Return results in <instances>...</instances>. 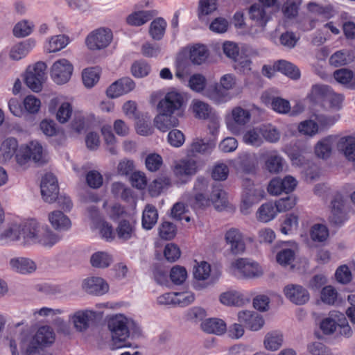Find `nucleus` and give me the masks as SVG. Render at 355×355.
<instances>
[{
    "mask_svg": "<svg viewBox=\"0 0 355 355\" xmlns=\"http://www.w3.org/2000/svg\"><path fill=\"white\" fill-rule=\"evenodd\" d=\"M166 21L162 17L155 19L150 24L149 34L155 40H161L165 33Z\"/></svg>",
    "mask_w": 355,
    "mask_h": 355,
    "instance_id": "nucleus-44",
    "label": "nucleus"
},
{
    "mask_svg": "<svg viewBox=\"0 0 355 355\" xmlns=\"http://www.w3.org/2000/svg\"><path fill=\"white\" fill-rule=\"evenodd\" d=\"M198 169V162L191 158H184L173 162L172 171L182 182H186Z\"/></svg>",
    "mask_w": 355,
    "mask_h": 355,
    "instance_id": "nucleus-7",
    "label": "nucleus"
},
{
    "mask_svg": "<svg viewBox=\"0 0 355 355\" xmlns=\"http://www.w3.org/2000/svg\"><path fill=\"white\" fill-rule=\"evenodd\" d=\"M274 67L276 71L282 72L292 79L297 80L300 77L299 69L286 60H282L276 62L274 64Z\"/></svg>",
    "mask_w": 355,
    "mask_h": 355,
    "instance_id": "nucleus-40",
    "label": "nucleus"
},
{
    "mask_svg": "<svg viewBox=\"0 0 355 355\" xmlns=\"http://www.w3.org/2000/svg\"><path fill=\"white\" fill-rule=\"evenodd\" d=\"M242 187L241 211L248 214L249 209L264 198L265 191L262 186L254 184L249 178L243 179Z\"/></svg>",
    "mask_w": 355,
    "mask_h": 355,
    "instance_id": "nucleus-3",
    "label": "nucleus"
},
{
    "mask_svg": "<svg viewBox=\"0 0 355 355\" xmlns=\"http://www.w3.org/2000/svg\"><path fill=\"white\" fill-rule=\"evenodd\" d=\"M207 96L216 103H224L230 99L227 91L223 89L218 84L215 85L213 88L209 89L207 91Z\"/></svg>",
    "mask_w": 355,
    "mask_h": 355,
    "instance_id": "nucleus-47",
    "label": "nucleus"
},
{
    "mask_svg": "<svg viewBox=\"0 0 355 355\" xmlns=\"http://www.w3.org/2000/svg\"><path fill=\"white\" fill-rule=\"evenodd\" d=\"M48 218L51 225L56 230L65 231L71 227L70 219L60 211L50 212Z\"/></svg>",
    "mask_w": 355,
    "mask_h": 355,
    "instance_id": "nucleus-28",
    "label": "nucleus"
},
{
    "mask_svg": "<svg viewBox=\"0 0 355 355\" xmlns=\"http://www.w3.org/2000/svg\"><path fill=\"white\" fill-rule=\"evenodd\" d=\"M277 211L275 205L271 202L263 204L257 211V219L263 223L272 220L277 215Z\"/></svg>",
    "mask_w": 355,
    "mask_h": 355,
    "instance_id": "nucleus-45",
    "label": "nucleus"
},
{
    "mask_svg": "<svg viewBox=\"0 0 355 355\" xmlns=\"http://www.w3.org/2000/svg\"><path fill=\"white\" fill-rule=\"evenodd\" d=\"M217 9L216 0H200L198 8V17L200 20L205 16L211 15Z\"/></svg>",
    "mask_w": 355,
    "mask_h": 355,
    "instance_id": "nucleus-54",
    "label": "nucleus"
},
{
    "mask_svg": "<svg viewBox=\"0 0 355 355\" xmlns=\"http://www.w3.org/2000/svg\"><path fill=\"white\" fill-rule=\"evenodd\" d=\"M221 304L229 306H241L246 300L242 293L236 291H227L219 295Z\"/></svg>",
    "mask_w": 355,
    "mask_h": 355,
    "instance_id": "nucleus-29",
    "label": "nucleus"
},
{
    "mask_svg": "<svg viewBox=\"0 0 355 355\" xmlns=\"http://www.w3.org/2000/svg\"><path fill=\"white\" fill-rule=\"evenodd\" d=\"M44 62H38L33 66H29L26 71L25 83L33 92H38L42 89V84L46 78Z\"/></svg>",
    "mask_w": 355,
    "mask_h": 355,
    "instance_id": "nucleus-5",
    "label": "nucleus"
},
{
    "mask_svg": "<svg viewBox=\"0 0 355 355\" xmlns=\"http://www.w3.org/2000/svg\"><path fill=\"white\" fill-rule=\"evenodd\" d=\"M347 219L346 202L340 195H336L331 201L329 222L336 225H340Z\"/></svg>",
    "mask_w": 355,
    "mask_h": 355,
    "instance_id": "nucleus-12",
    "label": "nucleus"
},
{
    "mask_svg": "<svg viewBox=\"0 0 355 355\" xmlns=\"http://www.w3.org/2000/svg\"><path fill=\"white\" fill-rule=\"evenodd\" d=\"M215 144L212 141H205L201 139H196L191 144L190 151L192 154H207L210 153L214 148Z\"/></svg>",
    "mask_w": 355,
    "mask_h": 355,
    "instance_id": "nucleus-46",
    "label": "nucleus"
},
{
    "mask_svg": "<svg viewBox=\"0 0 355 355\" xmlns=\"http://www.w3.org/2000/svg\"><path fill=\"white\" fill-rule=\"evenodd\" d=\"M19 226L24 243H37L42 227L35 220H29Z\"/></svg>",
    "mask_w": 355,
    "mask_h": 355,
    "instance_id": "nucleus-16",
    "label": "nucleus"
},
{
    "mask_svg": "<svg viewBox=\"0 0 355 355\" xmlns=\"http://www.w3.org/2000/svg\"><path fill=\"white\" fill-rule=\"evenodd\" d=\"M283 292L286 297L296 305H303L310 298L308 291L298 284H288L284 288Z\"/></svg>",
    "mask_w": 355,
    "mask_h": 355,
    "instance_id": "nucleus-13",
    "label": "nucleus"
},
{
    "mask_svg": "<svg viewBox=\"0 0 355 355\" xmlns=\"http://www.w3.org/2000/svg\"><path fill=\"white\" fill-rule=\"evenodd\" d=\"M41 194L44 200L48 203L55 201L59 193L58 181L52 173L46 174L41 182Z\"/></svg>",
    "mask_w": 355,
    "mask_h": 355,
    "instance_id": "nucleus-10",
    "label": "nucleus"
},
{
    "mask_svg": "<svg viewBox=\"0 0 355 355\" xmlns=\"http://www.w3.org/2000/svg\"><path fill=\"white\" fill-rule=\"evenodd\" d=\"M33 338L38 345L46 347L54 343L55 335L50 327L42 326L38 329Z\"/></svg>",
    "mask_w": 355,
    "mask_h": 355,
    "instance_id": "nucleus-26",
    "label": "nucleus"
},
{
    "mask_svg": "<svg viewBox=\"0 0 355 355\" xmlns=\"http://www.w3.org/2000/svg\"><path fill=\"white\" fill-rule=\"evenodd\" d=\"M314 119L317 121L319 129L327 128L334 125L339 119V115L327 116L321 113H314Z\"/></svg>",
    "mask_w": 355,
    "mask_h": 355,
    "instance_id": "nucleus-57",
    "label": "nucleus"
},
{
    "mask_svg": "<svg viewBox=\"0 0 355 355\" xmlns=\"http://www.w3.org/2000/svg\"><path fill=\"white\" fill-rule=\"evenodd\" d=\"M98 79L99 73L95 68L86 69L83 72V81L87 87H93Z\"/></svg>",
    "mask_w": 355,
    "mask_h": 355,
    "instance_id": "nucleus-63",
    "label": "nucleus"
},
{
    "mask_svg": "<svg viewBox=\"0 0 355 355\" xmlns=\"http://www.w3.org/2000/svg\"><path fill=\"white\" fill-rule=\"evenodd\" d=\"M298 130L304 135L312 137L318 132L319 126L314 120H305L299 124Z\"/></svg>",
    "mask_w": 355,
    "mask_h": 355,
    "instance_id": "nucleus-59",
    "label": "nucleus"
},
{
    "mask_svg": "<svg viewBox=\"0 0 355 355\" xmlns=\"http://www.w3.org/2000/svg\"><path fill=\"white\" fill-rule=\"evenodd\" d=\"M73 72L72 64L66 59H61L53 64L51 77L58 85L66 83L69 80Z\"/></svg>",
    "mask_w": 355,
    "mask_h": 355,
    "instance_id": "nucleus-11",
    "label": "nucleus"
},
{
    "mask_svg": "<svg viewBox=\"0 0 355 355\" xmlns=\"http://www.w3.org/2000/svg\"><path fill=\"white\" fill-rule=\"evenodd\" d=\"M265 167L270 173H278L283 170V158L277 150H272L268 153Z\"/></svg>",
    "mask_w": 355,
    "mask_h": 355,
    "instance_id": "nucleus-33",
    "label": "nucleus"
},
{
    "mask_svg": "<svg viewBox=\"0 0 355 355\" xmlns=\"http://www.w3.org/2000/svg\"><path fill=\"white\" fill-rule=\"evenodd\" d=\"M298 252V245L295 242L285 244L276 255V259L282 266H293Z\"/></svg>",
    "mask_w": 355,
    "mask_h": 355,
    "instance_id": "nucleus-18",
    "label": "nucleus"
},
{
    "mask_svg": "<svg viewBox=\"0 0 355 355\" xmlns=\"http://www.w3.org/2000/svg\"><path fill=\"white\" fill-rule=\"evenodd\" d=\"M135 129L142 136H148L153 133L150 116L147 114H139L135 116Z\"/></svg>",
    "mask_w": 355,
    "mask_h": 355,
    "instance_id": "nucleus-35",
    "label": "nucleus"
},
{
    "mask_svg": "<svg viewBox=\"0 0 355 355\" xmlns=\"http://www.w3.org/2000/svg\"><path fill=\"white\" fill-rule=\"evenodd\" d=\"M11 269L19 274L28 275L37 270L36 263L31 259L26 257H15L10 260Z\"/></svg>",
    "mask_w": 355,
    "mask_h": 355,
    "instance_id": "nucleus-21",
    "label": "nucleus"
},
{
    "mask_svg": "<svg viewBox=\"0 0 355 355\" xmlns=\"http://www.w3.org/2000/svg\"><path fill=\"white\" fill-rule=\"evenodd\" d=\"M334 77L337 82L345 85L347 88L355 89V77L351 70L340 69L334 71Z\"/></svg>",
    "mask_w": 355,
    "mask_h": 355,
    "instance_id": "nucleus-41",
    "label": "nucleus"
},
{
    "mask_svg": "<svg viewBox=\"0 0 355 355\" xmlns=\"http://www.w3.org/2000/svg\"><path fill=\"white\" fill-rule=\"evenodd\" d=\"M191 107L195 117L200 119H214V112L212 108L205 102L194 99L191 102Z\"/></svg>",
    "mask_w": 355,
    "mask_h": 355,
    "instance_id": "nucleus-27",
    "label": "nucleus"
},
{
    "mask_svg": "<svg viewBox=\"0 0 355 355\" xmlns=\"http://www.w3.org/2000/svg\"><path fill=\"white\" fill-rule=\"evenodd\" d=\"M170 184L171 180L168 178L163 177L156 179L149 185V193L152 196H156Z\"/></svg>",
    "mask_w": 355,
    "mask_h": 355,
    "instance_id": "nucleus-58",
    "label": "nucleus"
},
{
    "mask_svg": "<svg viewBox=\"0 0 355 355\" xmlns=\"http://www.w3.org/2000/svg\"><path fill=\"white\" fill-rule=\"evenodd\" d=\"M283 341V334L280 331H272L265 336L263 345L267 350L276 351L282 347Z\"/></svg>",
    "mask_w": 355,
    "mask_h": 355,
    "instance_id": "nucleus-36",
    "label": "nucleus"
},
{
    "mask_svg": "<svg viewBox=\"0 0 355 355\" xmlns=\"http://www.w3.org/2000/svg\"><path fill=\"white\" fill-rule=\"evenodd\" d=\"M201 329L203 331L221 336L227 331L226 323L219 318H209L201 323Z\"/></svg>",
    "mask_w": 355,
    "mask_h": 355,
    "instance_id": "nucleus-24",
    "label": "nucleus"
},
{
    "mask_svg": "<svg viewBox=\"0 0 355 355\" xmlns=\"http://www.w3.org/2000/svg\"><path fill=\"white\" fill-rule=\"evenodd\" d=\"M15 160L18 166L22 169L28 168L31 160L40 164L46 162L43 148L36 141H31L27 145L21 146L15 154Z\"/></svg>",
    "mask_w": 355,
    "mask_h": 355,
    "instance_id": "nucleus-1",
    "label": "nucleus"
},
{
    "mask_svg": "<svg viewBox=\"0 0 355 355\" xmlns=\"http://www.w3.org/2000/svg\"><path fill=\"white\" fill-rule=\"evenodd\" d=\"M262 138L269 143H277L281 137L280 131L272 125L261 126Z\"/></svg>",
    "mask_w": 355,
    "mask_h": 355,
    "instance_id": "nucleus-53",
    "label": "nucleus"
},
{
    "mask_svg": "<svg viewBox=\"0 0 355 355\" xmlns=\"http://www.w3.org/2000/svg\"><path fill=\"white\" fill-rule=\"evenodd\" d=\"M133 88V82L131 78H122L113 83L106 90L107 96L110 98H115L130 92Z\"/></svg>",
    "mask_w": 355,
    "mask_h": 355,
    "instance_id": "nucleus-19",
    "label": "nucleus"
},
{
    "mask_svg": "<svg viewBox=\"0 0 355 355\" xmlns=\"http://www.w3.org/2000/svg\"><path fill=\"white\" fill-rule=\"evenodd\" d=\"M18 150V143L16 139L10 137L6 139L0 147V162L6 163L11 159Z\"/></svg>",
    "mask_w": 355,
    "mask_h": 355,
    "instance_id": "nucleus-30",
    "label": "nucleus"
},
{
    "mask_svg": "<svg viewBox=\"0 0 355 355\" xmlns=\"http://www.w3.org/2000/svg\"><path fill=\"white\" fill-rule=\"evenodd\" d=\"M334 143L333 136H327L319 140L315 146V154L321 159H327L330 157Z\"/></svg>",
    "mask_w": 355,
    "mask_h": 355,
    "instance_id": "nucleus-31",
    "label": "nucleus"
},
{
    "mask_svg": "<svg viewBox=\"0 0 355 355\" xmlns=\"http://www.w3.org/2000/svg\"><path fill=\"white\" fill-rule=\"evenodd\" d=\"M21 239L20 226L18 225H12L0 235V239L2 241H17Z\"/></svg>",
    "mask_w": 355,
    "mask_h": 355,
    "instance_id": "nucleus-62",
    "label": "nucleus"
},
{
    "mask_svg": "<svg viewBox=\"0 0 355 355\" xmlns=\"http://www.w3.org/2000/svg\"><path fill=\"white\" fill-rule=\"evenodd\" d=\"M92 311H78L73 316V322L75 328L79 331H83L85 330L89 325V317L92 315Z\"/></svg>",
    "mask_w": 355,
    "mask_h": 355,
    "instance_id": "nucleus-51",
    "label": "nucleus"
},
{
    "mask_svg": "<svg viewBox=\"0 0 355 355\" xmlns=\"http://www.w3.org/2000/svg\"><path fill=\"white\" fill-rule=\"evenodd\" d=\"M155 127L162 132H166L173 127L179 124L177 117L173 116L172 113L159 112V114L154 120Z\"/></svg>",
    "mask_w": 355,
    "mask_h": 355,
    "instance_id": "nucleus-25",
    "label": "nucleus"
},
{
    "mask_svg": "<svg viewBox=\"0 0 355 355\" xmlns=\"http://www.w3.org/2000/svg\"><path fill=\"white\" fill-rule=\"evenodd\" d=\"M72 112V107L69 103H62L57 111L56 119L60 123H64L70 119Z\"/></svg>",
    "mask_w": 355,
    "mask_h": 355,
    "instance_id": "nucleus-64",
    "label": "nucleus"
},
{
    "mask_svg": "<svg viewBox=\"0 0 355 355\" xmlns=\"http://www.w3.org/2000/svg\"><path fill=\"white\" fill-rule=\"evenodd\" d=\"M60 240V237L47 227H42L37 243L46 247H51Z\"/></svg>",
    "mask_w": 355,
    "mask_h": 355,
    "instance_id": "nucleus-48",
    "label": "nucleus"
},
{
    "mask_svg": "<svg viewBox=\"0 0 355 355\" xmlns=\"http://www.w3.org/2000/svg\"><path fill=\"white\" fill-rule=\"evenodd\" d=\"M163 164L162 157L157 153H150L145 159L146 168L152 172L158 171Z\"/></svg>",
    "mask_w": 355,
    "mask_h": 355,
    "instance_id": "nucleus-61",
    "label": "nucleus"
},
{
    "mask_svg": "<svg viewBox=\"0 0 355 355\" xmlns=\"http://www.w3.org/2000/svg\"><path fill=\"white\" fill-rule=\"evenodd\" d=\"M331 94V89L329 86L316 84L312 86L309 98L313 102H319L327 99Z\"/></svg>",
    "mask_w": 355,
    "mask_h": 355,
    "instance_id": "nucleus-42",
    "label": "nucleus"
},
{
    "mask_svg": "<svg viewBox=\"0 0 355 355\" xmlns=\"http://www.w3.org/2000/svg\"><path fill=\"white\" fill-rule=\"evenodd\" d=\"M90 262L93 267L105 268L111 264L112 259L106 252H98L92 254Z\"/></svg>",
    "mask_w": 355,
    "mask_h": 355,
    "instance_id": "nucleus-49",
    "label": "nucleus"
},
{
    "mask_svg": "<svg viewBox=\"0 0 355 355\" xmlns=\"http://www.w3.org/2000/svg\"><path fill=\"white\" fill-rule=\"evenodd\" d=\"M306 8L311 15L321 16L325 19H329L335 15V10L331 5L323 6L315 2H309Z\"/></svg>",
    "mask_w": 355,
    "mask_h": 355,
    "instance_id": "nucleus-37",
    "label": "nucleus"
},
{
    "mask_svg": "<svg viewBox=\"0 0 355 355\" xmlns=\"http://www.w3.org/2000/svg\"><path fill=\"white\" fill-rule=\"evenodd\" d=\"M108 328L111 331V349L130 347L131 343L127 342L129 331L127 327L126 318L122 315H116L108 321Z\"/></svg>",
    "mask_w": 355,
    "mask_h": 355,
    "instance_id": "nucleus-2",
    "label": "nucleus"
},
{
    "mask_svg": "<svg viewBox=\"0 0 355 355\" xmlns=\"http://www.w3.org/2000/svg\"><path fill=\"white\" fill-rule=\"evenodd\" d=\"M210 204L212 203L218 210H223L228 205L226 192L220 185L214 186L210 194Z\"/></svg>",
    "mask_w": 355,
    "mask_h": 355,
    "instance_id": "nucleus-34",
    "label": "nucleus"
},
{
    "mask_svg": "<svg viewBox=\"0 0 355 355\" xmlns=\"http://www.w3.org/2000/svg\"><path fill=\"white\" fill-rule=\"evenodd\" d=\"M180 55L188 56L191 62L195 65H200L205 62L209 57V50L206 46L200 44H196L185 47Z\"/></svg>",
    "mask_w": 355,
    "mask_h": 355,
    "instance_id": "nucleus-15",
    "label": "nucleus"
},
{
    "mask_svg": "<svg viewBox=\"0 0 355 355\" xmlns=\"http://www.w3.org/2000/svg\"><path fill=\"white\" fill-rule=\"evenodd\" d=\"M193 286L196 290L206 288L212 283L210 281L211 266L207 261H196L193 268Z\"/></svg>",
    "mask_w": 355,
    "mask_h": 355,
    "instance_id": "nucleus-9",
    "label": "nucleus"
},
{
    "mask_svg": "<svg viewBox=\"0 0 355 355\" xmlns=\"http://www.w3.org/2000/svg\"><path fill=\"white\" fill-rule=\"evenodd\" d=\"M338 148L347 159L355 161V138L351 136L343 137L340 139Z\"/></svg>",
    "mask_w": 355,
    "mask_h": 355,
    "instance_id": "nucleus-32",
    "label": "nucleus"
},
{
    "mask_svg": "<svg viewBox=\"0 0 355 355\" xmlns=\"http://www.w3.org/2000/svg\"><path fill=\"white\" fill-rule=\"evenodd\" d=\"M250 119L251 114L249 110L236 106L232 110L225 120L228 129L235 134L239 132L241 128L248 123Z\"/></svg>",
    "mask_w": 355,
    "mask_h": 355,
    "instance_id": "nucleus-8",
    "label": "nucleus"
},
{
    "mask_svg": "<svg viewBox=\"0 0 355 355\" xmlns=\"http://www.w3.org/2000/svg\"><path fill=\"white\" fill-rule=\"evenodd\" d=\"M176 233V226L171 222L164 221L159 227V235L162 239L171 240L175 237Z\"/></svg>",
    "mask_w": 355,
    "mask_h": 355,
    "instance_id": "nucleus-56",
    "label": "nucleus"
},
{
    "mask_svg": "<svg viewBox=\"0 0 355 355\" xmlns=\"http://www.w3.org/2000/svg\"><path fill=\"white\" fill-rule=\"evenodd\" d=\"M231 267L233 274L239 278H258L263 274L259 263L247 259L240 258L235 260L232 263Z\"/></svg>",
    "mask_w": 355,
    "mask_h": 355,
    "instance_id": "nucleus-4",
    "label": "nucleus"
},
{
    "mask_svg": "<svg viewBox=\"0 0 355 355\" xmlns=\"http://www.w3.org/2000/svg\"><path fill=\"white\" fill-rule=\"evenodd\" d=\"M330 317L323 319L320 323V329L326 335L332 334L337 328V322L333 317L338 318L337 312L330 313Z\"/></svg>",
    "mask_w": 355,
    "mask_h": 355,
    "instance_id": "nucleus-52",
    "label": "nucleus"
},
{
    "mask_svg": "<svg viewBox=\"0 0 355 355\" xmlns=\"http://www.w3.org/2000/svg\"><path fill=\"white\" fill-rule=\"evenodd\" d=\"M183 96L176 90L168 92L158 104L159 112L173 114L183 103Z\"/></svg>",
    "mask_w": 355,
    "mask_h": 355,
    "instance_id": "nucleus-14",
    "label": "nucleus"
},
{
    "mask_svg": "<svg viewBox=\"0 0 355 355\" xmlns=\"http://www.w3.org/2000/svg\"><path fill=\"white\" fill-rule=\"evenodd\" d=\"M310 236L315 242H324L329 236V230L324 225L314 224L311 228Z\"/></svg>",
    "mask_w": 355,
    "mask_h": 355,
    "instance_id": "nucleus-50",
    "label": "nucleus"
},
{
    "mask_svg": "<svg viewBox=\"0 0 355 355\" xmlns=\"http://www.w3.org/2000/svg\"><path fill=\"white\" fill-rule=\"evenodd\" d=\"M229 175V167L223 162L216 163L211 171V177L217 181L225 180Z\"/></svg>",
    "mask_w": 355,
    "mask_h": 355,
    "instance_id": "nucleus-60",
    "label": "nucleus"
},
{
    "mask_svg": "<svg viewBox=\"0 0 355 355\" xmlns=\"http://www.w3.org/2000/svg\"><path fill=\"white\" fill-rule=\"evenodd\" d=\"M83 288L88 293L100 295L107 292L108 285L102 278L92 277L84 281Z\"/></svg>",
    "mask_w": 355,
    "mask_h": 355,
    "instance_id": "nucleus-23",
    "label": "nucleus"
},
{
    "mask_svg": "<svg viewBox=\"0 0 355 355\" xmlns=\"http://www.w3.org/2000/svg\"><path fill=\"white\" fill-rule=\"evenodd\" d=\"M158 214L155 207L147 205L143 211L142 226L146 230H151L156 224Z\"/></svg>",
    "mask_w": 355,
    "mask_h": 355,
    "instance_id": "nucleus-43",
    "label": "nucleus"
},
{
    "mask_svg": "<svg viewBox=\"0 0 355 355\" xmlns=\"http://www.w3.org/2000/svg\"><path fill=\"white\" fill-rule=\"evenodd\" d=\"M225 240L233 254H239L245 250V244L241 232L236 228H231L225 232Z\"/></svg>",
    "mask_w": 355,
    "mask_h": 355,
    "instance_id": "nucleus-17",
    "label": "nucleus"
},
{
    "mask_svg": "<svg viewBox=\"0 0 355 355\" xmlns=\"http://www.w3.org/2000/svg\"><path fill=\"white\" fill-rule=\"evenodd\" d=\"M248 12L250 18L261 27H264L270 18V11L258 3L252 4Z\"/></svg>",
    "mask_w": 355,
    "mask_h": 355,
    "instance_id": "nucleus-22",
    "label": "nucleus"
},
{
    "mask_svg": "<svg viewBox=\"0 0 355 355\" xmlns=\"http://www.w3.org/2000/svg\"><path fill=\"white\" fill-rule=\"evenodd\" d=\"M35 46L34 41L25 40L15 44L10 51V57L15 60H19L26 56L31 49Z\"/></svg>",
    "mask_w": 355,
    "mask_h": 355,
    "instance_id": "nucleus-39",
    "label": "nucleus"
},
{
    "mask_svg": "<svg viewBox=\"0 0 355 355\" xmlns=\"http://www.w3.org/2000/svg\"><path fill=\"white\" fill-rule=\"evenodd\" d=\"M238 320L252 331H258L264 324L263 318L253 311H241L238 313Z\"/></svg>",
    "mask_w": 355,
    "mask_h": 355,
    "instance_id": "nucleus-20",
    "label": "nucleus"
},
{
    "mask_svg": "<svg viewBox=\"0 0 355 355\" xmlns=\"http://www.w3.org/2000/svg\"><path fill=\"white\" fill-rule=\"evenodd\" d=\"M112 38V32L110 28H100L88 35L85 44L90 50H101L106 48Z\"/></svg>",
    "mask_w": 355,
    "mask_h": 355,
    "instance_id": "nucleus-6",
    "label": "nucleus"
},
{
    "mask_svg": "<svg viewBox=\"0 0 355 355\" xmlns=\"http://www.w3.org/2000/svg\"><path fill=\"white\" fill-rule=\"evenodd\" d=\"M243 141L254 147L261 146L263 144L261 126L250 128L245 131L243 134Z\"/></svg>",
    "mask_w": 355,
    "mask_h": 355,
    "instance_id": "nucleus-38",
    "label": "nucleus"
},
{
    "mask_svg": "<svg viewBox=\"0 0 355 355\" xmlns=\"http://www.w3.org/2000/svg\"><path fill=\"white\" fill-rule=\"evenodd\" d=\"M69 43V38L64 35H60L52 37L49 42L47 50L49 53L57 52L64 48Z\"/></svg>",
    "mask_w": 355,
    "mask_h": 355,
    "instance_id": "nucleus-55",
    "label": "nucleus"
}]
</instances>
